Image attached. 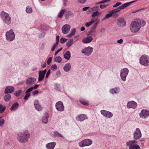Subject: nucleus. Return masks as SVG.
Returning <instances> with one entry per match:
<instances>
[{"label": "nucleus", "mask_w": 149, "mask_h": 149, "mask_svg": "<svg viewBox=\"0 0 149 149\" xmlns=\"http://www.w3.org/2000/svg\"><path fill=\"white\" fill-rule=\"evenodd\" d=\"M145 24L146 22L143 20L133 21L131 24L130 29L132 32L136 33L139 30L141 26Z\"/></svg>", "instance_id": "f257e3e1"}, {"label": "nucleus", "mask_w": 149, "mask_h": 149, "mask_svg": "<svg viewBox=\"0 0 149 149\" xmlns=\"http://www.w3.org/2000/svg\"><path fill=\"white\" fill-rule=\"evenodd\" d=\"M30 136V134L27 131L20 132L17 134V140L22 143L27 142Z\"/></svg>", "instance_id": "f03ea898"}, {"label": "nucleus", "mask_w": 149, "mask_h": 149, "mask_svg": "<svg viewBox=\"0 0 149 149\" xmlns=\"http://www.w3.org/2000/svg\"><path fill=\"white\" fill-rule=\"evenodd\" d=\"M138 141L136 140H133L127 142L126 145L129 147V149H140V147L138 145Z\"/></svg>", "instance_id": "7ed1b4c3"}, {"label": "nucleus", "mask_w": 149, "mask_h": 149, "mask_svg": "<svg viewBox=\"0 0 149 149\" xmlns=\"http://www.w3.org/2000/svg\"><path fill=\"white\" fill-rule=\"evenodd\" d=\"M6 39L8 42H11L15 39V34L13 29H10L5 34Z\"/></svg>", "instance_id": "20e7f679"}, {"label": "nucleus", "mask_w": 149, "mask_h": 149, "mask_svg": "<svg viewBox=\"0 0 149 149\" xmlns=\"http://www.w3.org/2000/svg\"><path fill=\"white\" fill-rule=\"evenodd\" d=\"M1 18L4 23L8 25L10 24L11 22V19L9 14L4 12L2 11L1 14Z\"/></svg>", "instance_id": "39448f33"}, {"label": "nucleus", "mask_w": 149, "mask_h": 149, "mask_svg": "<svg viewBox=\"0 0 149 149\" xmlns=\"http://www.w3.org/2000/svg\"><path fill=\"white\" fill-rule=\"evenodd\" d=\"M93 48L90 46L85 48L81 51L82 54H84L85 56H89L91 55L93 52Z\"/></svg>", "instance_id": "423d86ee"}, {"label": "nucleus", "mask_w": 149, "mask_h": 149, "mask_svg": "<svg viewBox=\"0 0 149 149\" xmlns=\"http://www.w3.org/2000/svg\"><path fill=\"white\" fill-rule=\"evenodd\" d=\"M140 63L144 66H148L149 63V57L146 55H143L140 57Z\"/></svg>", "instance_id": "0eeeda50"}, {"label": "nucleus", "mask_w": 149, "mask_h": 149, "mask_svg": "<svg viewBox=\"0 0 149 149\" xmlns=\"http://www.w3.org/2000/svg\"><path fill=\"white\" fill-rule=\"evenodd\" d=\"M129 73V70L127 68L122 69L120 70V77L122 80L124 81L126 80V77Z\"/></svg>", "instance_id": "6e6552de"}, {"label": "nucleus", "mask_w": 149, "mask_h": 149, "mask_svg": "<svg viewBox=\"0 0 149 149\" xmlns=\"http://www.w3.org/2000/svg\"><path fill=\"white\" fill-rule=\"evenodd\" d=\"M92 143L93 142L91 140L89 139H86L79 142V146L81 147L88 146L91 145Z\"/></svg>", "instance_id": "1a4fd4ad"}, {"label": "nucleus", "mask_w": 149, "mask_h": 149, "mask_svg": "<svg viewBox=\"0 0 149 149\" xmlns=\"http://www.w3.org/2000/svg\"><path fill=\"white\" fill-rule=\"evenodd\" d=\"M140 118L143 119H146L149 116V110L147 109H142L139 113Z\"/></svg>", "instance_id": "9d476101"}, {"label": "nucleus", "mask_w": 149, "mask_h": 149, "mask_svg": "<svg viewBox=\"0 0 149 149\" xmlns=\"http://www.w3.org/2000/svg\"><path fill=\"white\" fill-rule=\"evenodd\" d=\"M142 136L141 131L139 128H137L133 134V138L135 140L139 139Z\"/></svg>", "instance_id": "9b49d317"}, {"label": "nucleus", "mask_w": 149, "mask_h": 149, "mask_svg": "<svg viewBox=\"0 0 149 149\" xmlns=\"http://www.w3.org/2000/svg\"><path fill=\"white\" fill-rule=\"evenodd\" d=\"M57 110L59 111H63L64 109V107L63 103L61 101H58L56 102L55 105Z\"/></svg>", "instance_id": "f8f14e48"}, {"label": "nucleus", "mask_w": 149, "mask_h": 149, "mask_svg": "<svg viewBox=\"0 0 149 149\" xmlns=\"http://www.w3.org/2000/svg\"><path fill=\"white\" fill-rule=\"evenodd\" d=\"M101 113L105 118H110L113 116V113L109 111L105 110H102L100 111Z\"/></svg>", "instance_id": "ddd939ff"}, {"label": "nucleus", "mask_w": 149, "mask_h": 149, "mask_svg": "<svg viewBox=\"0 0 149 149\" xmlns=\"http://www.w3.org/2000/svg\"><path fill=\"white\" fill-rule=\"evenodd\" d=\"M36 80L35 78L31 77H29L26 79L25 84L28 86H32L35 82Z\"/></svg>", "instance_id": "4468645a"}, {"label": "nucleus", "mask_w": 149, "mask_h": 149, "mask_svg": "<svg viewBox=\"0 0 149 149\" xmlns=\"http://www.w3.org/2000/svg\"><path fill=\"white\" fill-rule=\"evenodd\" d=\"M70 26L69 25H64L61 28L62 32L65 34H67L70 31Z\"/></svg>", "instance_id": "2eb2a0df"}, {"label": "nucleus", "mask_w": 149, "mask_h": 149, "mask_svg": "<svg viewBox=\"0 0 149 149\" xmlns=\"http://www.w3.org/2000/svg\"><path fill=\"white\" fill-rule=\"evenodd\" d=\"M47 72V70L45 69L43 70H41L39 72L38 81H42L44 78L46 73Z\"/></svg>", "instance_id": "dca6fc26"}, {"label": "nucleus", "mask_w": 149, "mask_h": 149, "mask_svg": "<svg viewBox=\"0 0 149 149\" xmlns=\"http://www.w3.org/2000/svg\"><path fill=\"white\" fill-rule=\"evenodd\" d=\"M117 24L119 27L124 26L126 25V22L123 18H119L117 20Z\"/></svg>", "instance_id": "f3484780"}, {"label": "nucleus", "mask_w": 149, "mask_h": 149, "mask_svg": "<svg viewBox=\"0 0 149 149\" xmlns=\"http://www.w3.org/2000/svg\"><path fill=\"white\" fill-rule=\"evenodd\" d=\"M88 119L87 116L85 114H79L76 117L77 120L79 121L82 122L85 120Z\"/></svg>", "instance_id": "a211bd4d"}, {"label": "nucleus", "mask_w": 149, "mask_h": 149, "mask_svg": "<svg viewBox=\"0 0 149 149\" xmlns=\"http://www.w3.org/2000/svg\"><path fill=\"white\" fill-rule=\"evenodd\" d=\"M137 103L135 102L132 101L128 102L127 107L128 108H132L135 109L137 107Z\"/></svg>", "instance_id": "6ab92c4d"}, {"label": "nucleus", "mask_w": 149, "mask_h": 149, "mask_svg": "<svg viewBox=\"0 0 149 149\" xmlns=\"http://www.w3.org/2000/svg\"><path fill=\"white\" fill-rule=\"evenodd\" d=\"M15 90L14 88L12 86H7L4 91V93L7 94L9 93H11L14 92Z\"/></svg>", "instance_id": "aec40b11"}, {"label": "nucleus", "mask_w": 149, "mask_h": 149, "mask_svg": "<svg viewBox=\"0 0 149 149\" xmlns=\"http://www.w3.org/2000/svg\"><path fill=\"white\" fill-rule=\"evenodd\" d=\"M93 40V37L91 36H89L83 39L82 42L84 43H88L90 42Z\"/></svg>", "instance_id": "412c9836"}, {"label": "nucleus", "mask_w": 149, "mask_h": 149, "mask_svg": "<svg viewBox=\"0 0 149 149\" xmlns=\"http://www.w3.org/2000/svg\"><path fill=\"white\" fill-rule=\"evenodd\" d=\"M34 105L36 109L38 111H40L42 110V107L39 104V101L38 100H36L34 101Z\"/></svg>", "instance_id": "4be33fe9"}, {"label": "nucleus", "mask_w": 149, "mask_h": 149, "mask_svg": "<svg viewBox=\"0 0 149 149\" xmlns=\"http://www.w3.org/2000/svg\"><path fill=\"white\" fill-rule=\"evenodd\" d=\"M56 144L55 142L49 143L46 145V147L47 149H54Z\"/></svg>", "instance_id": "5701e85b"}, {"label": "nucleus", "mask_w": 149, "mask_h": 149, "mask_svg": "<svg viewBox=\"0 0 149 149\" xmlns=\"http://www.w3.org/2000/svg\"><path fill=\"white\" fill-rule=\"evenodd\" d=\"M71 65L70 63H67L64 66L63 68L64 71L66 72H69L71 69Z\"/></svg>", "instance_id": "b1692460"}, {"label": "nucleus", "mask_w": 149, "mask_h": 149, "mask_svg": "<svg viewBox=\"0 0 149 149\" xmlns=\"http://www.w3.org/2000/svg\"><path fill=\"white\" fill-rule=\"evenodd\" d=\"M125 8L124 4H122L121 6L118 7L116 9L113 10L111 11L113 12V13H116L117 12H119L120 10H122L124 9Z\"/></svg>", "instance_id": "393cba45"}, {"label": "nucleus", "mask_w": 149, "mask_h": 149, "mask_svg": "<svg viewBox=\"0 0 149 149\" xmlns=\"http://www.w3.org/2000/svg\"><path fill=\"white\" fill-rule=\"evenodd\" d=\"M49 115L47 113H46L45 116L42 117V121L43 123L47 124L48 122Z\"/></svg>", "instance_id": "a878e982"}, {"label": "nucleus", "mask_w": 149, "mask_h": 149, "mask_svg": "<svg viewBox=\"0 0 149 149\" xmlns=\"http://www.w3.org/2000/svg\"><path fill=\"white\" fill-rule=\"evenodd\" d=\"M120 91L119 89L118 88H112L110 90V93L112 94L118 93Z\"/></svg>", "instance_id": "bb28decb"}, {"label": "nucleus", "mask_w": 149, "mask_h": 149, "mask_svg": "<svg viewBox=\"0 0 149 149\" xmlns=\"http://www.w3.org/2000/svg\"><path fill=\"white\" fill-rule=\"evenodd\" d=\"M64 58L67 60H69L71 57V54L69 51H66L64 55Z\"/></svg>", "instance_id": "cd10ccee"}, {"label": "nucleus", "mask_w": 149, "mask_h": 149, "mask_svg": "<svg viewBox=\"0 0 149 149\" xmlns=\"http://www.w3.org/2000/svg\"><path fill=\"white\" fill-rule=\"evenodd\" d=\"M73 15V13L71 11H68L66 12L65 15V19H67L69 17Z\"/></svg>", "instance_id": "c85d7f7f"}, {"label": "nucleus", "mask_w": 149, "mask_h": 149, "mask_svg": "<svg viewBox=\"0 0 149 149\" xmlns=\"http://www.w3.org/2000/svg\"><path fill=\"white\" fill-rule=\"evenodd\" d=\"M113 14V12H112L111 10L109 12V13L108 14L105 15V17L102 19V20H105L107 19L108 18L111 17L112 16Z\"/></svg>", "instance_id": "c756f323"}, {"label": "nucleus", "mask_w": 149, "mask_h": 149, "mask_svg": "<svg viewBox=\"0 0 149 149\" xmlns=\"http://www.w3.org/2000/svg\"><path fill=\"white\" fill-rule=\"evenodd\" d=\"M19 106V104L17 102H16L12 105L10 109L11 111L15 110Z\"/></svg>", "instance_id": "7c9ffc66"}, {"label": "nucleus", "mask_w": 149, "mask_h": 149, "mask_svg": "<svg viewBox=\"0 0 149 149\" xmlns=\"http://www.w3.org/2000/svg\"><path fill=\"white\" fill-rule=\"evenodd\" d=\"M11 96L10 94H7L3 97V100L6 102L9 101L11 99Z\"/></svg>", "instance_id": "2f4dec72"}, {"label": "nucleus", "mask_w": 149, "mask_h": 149, "mask_svg": "<svg viewBox=\"0 0 149 149\" xmlns=\"http://www.w3.org/2000/svg\"><path fill=\"white\" fill-rule=\"evenodd\" d=\"M6 106L2 104H0V113H3L6 109Z\"/></svg>", "instance_id": "473e14b6"}, {"label": "nucleus", "mask_w": 149, "mask_h": 149, "mask_svg": "<svg viewBox=\"0 0 149 149\" xmlns=\"http://www.w3.org/2000/svg\"><path fill=\"white\" fill-rule=\"evenodd\" d=\"M53 135L54 136L58 138L59 137L63 138V136L61 134L56 131L53 132Z\"/></svg>", "instance_id": "72a5a7b5"}, {"label": "nucleus", "mask_w": 149, "mask_h": 149, "mask_svg": "<svg viewBox=\"0 0 149 149\" xmlns=\"http://www.w3.org/2000/svg\"><path fill=\"white\" fill-rule=\"evenodd\" d=\"M54 60L55 62L60 63L62 61V58L60 56H56L54 58Z\"/></svg>", "instance_id": "f704fd0d"}, {"label": "nucleus", "mask_w": 149, "mask_h": 149, "mask_svg": "<svg viewBox=\"0 0 149 149\" xmlns=\"http://www.w3.org/2000/svg\"><path fill=\"white\" fill-rule=\"evenodd\" d=\"M76 31V30L75 29H73L71 31L70 33L67 35V37L70 38L72 37Z\"/></svg>", "instance_id": "c9c22d12"}, {"label": "nucleus", "mask_w": 149, "mask_h": 149, "mask_svg": "<svg viewBox=\"0 0 149 149\" xmlns=\"http://www.w3.org/2000/svg\"><path fill=\"white\" fill-rule=\"evenodd\" d=\"M73 39H70L69 40L66 44V46L68 47H70L73 44Z\"/></svg>", "instance_id": "e433bc0d"}, {"label": "nucleus", "mask_w": 149, "mask_h": 149, "mask_svg": "<svg viewBox=\"0 0 149 149\" xmlns=\"http://www.w3.org/2000/svg\"><path fill=\"white\" fill-rule=\"evenodd\" d=\"M97 20V19L95 20L94 19H92L90 22H86L85 24V25L87 27H89L91 24L94 23V22Z\"/></svg>", "instance_id": "4c0bfd02"}, {"label": "nucleus", "mask_w": 149, "mask_h": 149, "mask_svg": "<svg viewBox=\"0 0 149 149\" xmlns=\"http://www.w3.org/2000/svg\"><path fill=\"white\" fill-rule=\"evenodd\" d=\"M101 13H100L98 11H96L95 12H93L92 13V15H91V16L92 17H95L96 16L98 15H101Z\"/></svg>", "instance_id": "58836bf2"}, {"label": "nucleus", "mask_w": 149, "mask_h": 149, "mask_svg": "<svg viewBox=\"0 0 149 149\" xmlns=\"http://www.w3.org/2000/svg\"><path fill=\"white\" fill-rule=\"evenodd\" d=\"M66 10L65 9H63L60 12V13L58 15V17H59L61 18L63 16V14L64 13Z\"/></svg>", "instance_id": "ea45409f"}, {"label": "nucleus", "mask_w": 149, "mask_h": 149, "mask_svg": "<svg viewBox=\"0 0 149 149\" xmlns=\"http://www.w3.org/2000/svg\"><path fill=\"white\" fill-rule=\"evenodd\" d=\"M22 92L23 91L22 90H18L15 93V95L17 97H18L20 95Z\"/></svg>", "instance_id": "a19ab883"}, {"label": "nucleus", "mask_w": 149, "mask_h": 149, "mask_svg": "<svg viewBox=\"0 0 149 149\" xmlns=\"http://www.w3.org/2000/svg\"><path fill=\"white\" fill-rule=\"evenodd\" d=\"M26 11L28 13H30L32 12V8L29 6L26 7Z\"/></svg>", "instance_id": "79ce46f5"}, {"label": "nucleus", "mask_w": 149, "mask_h": 149, "mask_svg": "<svg viewBox=\"0 0 149 149\" xmlns=\"http://www.w3.org/2000/svg\"><path fill=\"white\" fill-rule=\"evenodd\" d=\"M136 0L134 1L129 2L126 3H124L125 8L130 5L131 4L136 2Z\"/></svg>", "instance_id": "37998d69"}, {"label": "nucleus", "mask_w": 149, "mask_h": 149, "mask_svg": "<svg viewBox=\"0 0 149 149\" xmlns=\"http://www.w3.org/2000/svg\"><path fill=\"white\" fill-rule=\"evenodd\" d=\"M67 39L64 38H62L60 39V42L61 44H63L67 41Z\"/></svg>", "instance_id": "c03bdc74"}, {"label": "nucleus", "mask_w": 149, "mask_h": 149, "mask_svg": "<svg viewBox=\"0 0 149 149\" xmlns=\"http://www.w3.org/2000/svg\"><path fill=\"white\" fill-rule=\"evenodd\" d=\"M55 88L56 90L58 91L60 90V85L59 84H56L55 85Z\"/></svg>", "instance_id": "a18cd8bd"}, {"label": "nucleus", "mask_w": 149, "mask_h": 149, "mask_svg": "<svg viewBox=\"0 0 149 149\" xmlns=\"http://www.w3.org/2000/svg\"><path fill=\"white\" fill-rule=\"evenodd\" d=\"M5 123V120L3 118L0 119V127L2 126Z\"/></svg>", "instance_id": "49530a36"}, {"label": "nucleus", "mask_w": 149, "mask_h": 149, "mask_svg": "<svg viewBox=\"0 0 149 149\" xmlns=\"http://www.w3.org/2000/svg\"><path fill=\"white\" fill-rule=\"evenodd\" d=\"M33 90V88L32 87L28 89L25 92L26 94H30V93Z\"/></svg>", "instance_id": "de8ad7c7"}, {"label": "nucleus", "mask_w": 149, "mask_h": 149, "mask_svg": "<svg viewBox=\"0 0 149 149\" xmlns=\"http://www.w3.org/2000/svg\"><path fill=\"white\" fill-rule=\"evenodd\" d=\"M57 68V67L56 64L52 65L51 68V69L52 70H56Z\"/></svg>", "instance_id": "09e8293b"}, {"label": "nucleus", "mask_w": 149, "mask_h": 149, "mask_svg": "<svg viewBox=\"0 0 149 149\" xmlns=\"http://www.w3.org/2000/svg\"><path fill=\"white\" fill-rule=\"evenodd\" d=\"M111 0H103L97 3V4H101L110 1Z\"/></svg>", "instance_id": "8fccbe9b"}, {"label": "nucleus", "mask_w": 149, "mask_h": 149, "mask_svg": "<svg viewBox=\"0 0 149 149\" xmlns=\"http://www.w3.org/2000/svg\"><path fill=\"white\" fill-rule=\"evenodd\" d=\"M50 72H51L50 70V69L46 73V76H45L46 78H47L48 77L49 75L50 74Z\"/></svg>", "instance_id": "3c124183"}, {"label": "nucleus", "mask_w": 149, "mask_h": 149, "mask_svg": "<svg viewBox=\"0 0 149 149\" xmlns=\"http://www.w3.org/2000/svg\"><path fill=\"white\" fill-rule=\"evenodd\" d=\"M95 31V29L91 28L90 31H89L88 33H89V34H91V33H93Z\"/></svg>", "instance_id": "603ef678"}, {"label": "nucleus", "mask_w": 149, "mask_h": 149, "mask_svg": "<svg viewBox=\"0 0 149 149\" xmlns=\"http://www.w3.org/2000/svg\"><path fill=\"white\" fill-rule=\"evenodd\" d=\"M121 2H118L113 6V7L115 8L117 7L122 4Z\"/></svg>", "instance_id": "864d4df0"}, {"label": "nucleus", "mask_w": 149, "mask_h": 149, "mask_svg": "<svg viewBox=\"0 0 149 149\" xmlns=\"http://www.w3.org/2000/svg\"><path fill=\"white\" fill-rule=\"evenodd\" d=\"M30 94H26L25 95L24 99L25 100H27L28 98L30 96Z\"/></svg>", "instance_id": "5fc2aeb1"}, {"label": "nucleus", "mask_w": 149, "mask_h": 149, "mask_svg": "<svg viewBox=\"0 0 149 149\" xmlns=\"http://www.w3.org/2000/svg\"><path fill=\"white\" fill-rule=\"evenodd\" d=\"M52 58L51 57H50L48 59V60H47V64L48 65H49L50 64L51 62V61H52Z\"/></svg>", "instance_id": "6e6d98bb"}, {"label": "nucleus", "mask_w": 149, "mask_h": 149, "mask_svg": "<svg viewBox=\"0 0 149 149\" xmlns=\"http://www.w3.org/2000/svg\"><path fill=\"white\" fill-rule=\"evenodd\" d=\"M98 23V21L96 22L93 25V26L92 27V28H94V29H95V28L96 26H97Z\"/></svg>", "instance_id": "4d7b16f0"}, {"label": "nucleus", "mask_w": 149, "mask_h": 149, "mask_svg": "<svg viewBox=\"0 0 149 149\" xmlns=\"http://www.w3.org/2000/svg\"><path fill=\"white\" fill-rule=\"evenodd\" d=\"M98 23V21L96 22L93 25V26L92 27V28H94V29H95V28L96 26H97Z\"/></svg>", "instance_id": "13d9d810"}, {"label": "nucleus", "mask_w": 149, "mask_h": 149, "mask_svg": "<svg viewBox=\"0 0 149 149\" xmlns=\"http://www.w3.org/2000/svg\"><path fill=\"white\" fill-rule=\"evenodd\" d=\"M98 23V21L96 22L93 25V26L92 27V28H94V29H95V28L96 26H97Z\"/></svg>", "instance_id": "bf43d9fd"}, {"label": "nucleus", "mask_w": 149, "mask_h": 149, "mask_svg": "<svg viewBox=\"0 0 149 149\" xmlns=\"http://www.w3.org/2000/svg\"><path fill=\"white\" fill-rule=\"evenodd\" d=\"M107 6V5H100V8L101 9H104Z\"/></svg>", "instance_id": "052dcab7"}, {"label": "nucleus", "mask_w": 149, "mask_h": 149, "mask_svg": "<svg viewBox=\"0 0 149 149\" xmlns=\"http://www.w3.org/2000/svg\"><path fill=\"white\" fill-rule=\"evenodd\" d=\"M79 3H84L86 1V0H77Z\"/></svg>", "instance_id": "680f3d73"}, {"label": "nucleus", "mask_w": 149, "mask_h": 149, "mask_svg": "<svg viewBox=\"0 0 149 149\" xmlns=\"http://www.w3.org/2000/svg\"><path fill=\"white\" fill-rule=\"evenodd\" d=\"M39 93V91L37 90H36L33 92V95H37Z\"/></svg>", "instance_id": "e2e57ef3"}, {"label": "nucleus", "mask_w": 149, "mask_h": 149, "mask_svg": "<svg viewBox=\"0 0 149 149\" xmlns=\"http://www.w3.org/2000/svg\"><path fill=\"white\" fill-rule=\"evenodd\" d=\"M80 102L82 104H83L84 105H87L88 104L87 103L85 102L83 100L80 101Z\"/></svg>", "instance_id": "0e129e2a"}, {"label": "nucleus", "mask_w": 149, "mask_h": 149, "mask_svg": "<svg viewBox=\"0 0 149 149\" xmlns=\"http://www.w3.org/2000/svg\"><path fill=\"white\" fill-rule=\"evenodd\" d=\"M118 14L116 13H113L112 16L113 18H116L118 17Z\"/></svg>", "instance_id": "69168bd1"}, {"label": "nucleus", "mask_w": 149, "mask_h": 149, "mask_svg": "<svg viewBox=\"0 0 149 149\" xmlns=\"http://www.w3.org/2000/svg\"><path fill=\"white\" fill-rule=\"evenodd\" d=\"M61 72L60 70L58 71L56 73V74L57 76H59L60 75Z\"/></svg>", "instance_id": "338daca9"}, {"label": "nucleus", "mask_w": 149, "mask_h": 149, "mask_svg": "<svg viewBox=\"0 0 149 149\" xmlns=\"http://www.w3.org/2000/svg\"><path fill=\"white\" fill-rule=\"evenodd\" d=\"M57 46L54 44V45L52 47L51 49V51L52 52H53L54 50L55 49V48Z\"/></svg>", "instance_id": "774afa93"}]
</instances>
